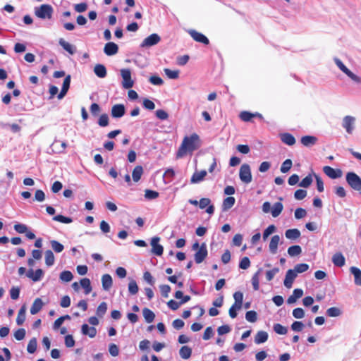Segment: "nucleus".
I'll return each instance as SVG.
<instances>
[{
  "label": "nucleus",
  "mask_w": 361,
  "mask_h": 361,
  "mask_svg": "<svg viewBox=\"0 0 361 361\" xmlns=\"http://www.w3.org/2000/svg\"><path fill=\"white\" fill-rule=\"evenodd\" d=\"M161 41V37L159 35L153 33L146 37L141 44V47H150L157 44Z\"/></svg>",
  "instance_id": "8"
},
{
  "label": "nucleus",
  "mask_w": 361,
  "mask_h": 361,
  "mask_svg": "<svg viewBox=\"0 0 361 361\" xmlns=\"http://www.w3.org/2000/svg\"><path fill=\"white\" fill-rule=\"evenodd\" d=\"M293 316L296 319H302L305 317V312L302 308H295L293 311Z\"/></svg>",
  "instance_id": "62"
},
{
  "label": "nucleus",
  "mask_w": 361,
  "mask_h": 361,
  "mask_svg": "<svg viewBox=\"0 0 361 361\" xmlns=\"http://www.w3.org/2000/svg\"><path fill=\"white\" fill-rule=\"evenodd\" d=\"M14 229L18 233H25L27 232L28 228L25 224H16L14 225Z\"/></svg>",
  "instance_id": "61"
},
{
  "label": "nucleus",
  "mask_w": 361,
  "mask_h": 361,
  "mask_svg": "<svg viewBox=\"0 0 361 361\" xmlns=\"http://www.w3.org/2000/svg\"><path fill=\"white\" fill-rule=\"evenodd\" d=\"M112 278L109 274H104L102 277V288L105 290H109L112 286Z\"/></svg>",
  "instance_id": "27"
},
{
  "label": "nucleus",
  "mask_w": 361,
  "mask_h": 361,
  "mask_svg": "<svg viewBox=\"0 0 361 361\" xmlns=\"http://www.w3.org/2000/svg\"><path fill=\"white\" fill-rule=\"evenodd\" d=\"M281 141L287 145L292 146L295 143V139L290 133H286L281 135Z\"/></svg>",
  "instance_id": "28"
},
{
  "label": "nucleus",
  "mask_w": 361,
  "mask_h": 361,
  "mask_svg": "<svg viewBox=\"0 0 361 361\" xmlns=\"http://www.w3.org/2000/svg\"><path fill=\"white\" fill-rule=\"evenodd\" d=\"M189 34L195 41H197L198 42H201L204 44H209V39L203 34L193 30H190Z\"/></svg>",
  "instance_id": "16"
},
{
  "label": "nucleus",
  "mask_w": 361,
  "mask_h": 361,
  "mask_svg": "<svg viewBox=\"0 0 361 361\" xmlns=\"http://www.w3.org/2000/svg\"><path fill=\"white\" fill-rule=\"evenodd\" d=\"M233 298L235 300L234 305L237 306L238 310H240L243 305V293L238 291L233 294Z\"/></svg>",
  "instance_id": "36"
},
{
  "label": "nucleus",
  "mask_w": 361,
  "mask_h": 361,
  "mask_svg": "<svg viewBox=\"0 0 361 361\" xmlns=\"http://www.w3.org/2000/svg\"><path fill=\"white\" fill-rule=\"evenodd\" d=\"M80 285L85 289V294H89L92 291L91 283L89 279H82L80 280Z\"/></svg>",
  "instance_id": "40"
},
{
  "label": "nucleus",
  "mask_w": 361,
  "mask_h": 361,
  "mask_svg": "<svg viewBox=\"0 0 361 361\" xmlns=\"http://www.w3.org/2000/svg\"><path fill=\"white\" fill-rule=\"evenodd\" d=\"M45 264L48 267L54 265L55 257L51 250H47L44 253Z\"/></svg>",
  "instance_id": "35"
},
{
  "label": "nucleus",
  "mask_w": 361,
  "mask_h": 361,
  "mask_svg": "<svg viewBox=\"0 0 361 361\" xmlns=\"http://www.w3.org/2000/svg\"><path fill=\"white\" fill-rule=\"evenodd\" d=\"M143 173V169L141 166H137L134 168L132 173V178L134 182H138Z\"/></svg>",
  "instance_id": "32"
},
{
  "label": "nucleus",
  "mask_w": 361,
  "mask_h": 361,
  "mask_svg": "<svg viewBox=\"0 0 361 361\" xmlns=\"http://www.w3.org/2000/svg\"><path fill=\"white\" fill-rule=\"evenodd\" d=\"M250 266V261L247 257H244L241 259L239 267L242 269H247Z\"/></svg>",
  "instance_id": "58"
},
{
  "label": "nucleus",
  "mask_w": 361,
  "mask_h": 361,
  "mask_svg": "<svg viewBox=\"0 0 361 361\" xmlns=\"http://www.w3.org/2000/svg\"><path fill=\"white\" fill-rule=\"evenodd\" d=\"M106 310H107V304L105 302H102L98 306L96 313L98 317H102L105 314Z\"/></svg>",
  "instance_id": "46"
},
{
  "label": "nucleus",
  "mask_w": 361,
  "mask_h": 361,
  "mask_svg": "<svg viewBox=\"0 0 361 361\" xmlns=\"http://www.w3.org/2000/svg\"><path fill=\"white\" fill-rule=\"evenodd\" d=\"M207 256V249L205 243H202L195 254V260L197 264L202 263Z\"/></svg>",
  "instance_id": "11"
},
{
  "label": "nucleus",
  "mask_w": 361,
  "mask_h": 361,
  "mask_svg": "<svg viewBox=\"0 0 361 361\" xmlns=\"http://www.w3.org/2000/svg\"><path fill=\"white\" fill-rule=\"evenodd\" d=\"M286 238L295 240L300 236V231L297 228L288 229L285 232Z\"/></svg>",
  "instance_id": "30"
},
{
  "label": "nucleus",
  "mask_w": 361,
  "mask_h": 361,
  "mask_svg": "<svg viewBox=\"0 0 361 361\" xmlns=\"http://www.w3.org/2000/svg\"><path fill=\"white\" fill-rule=\"evenodd\" d=\"M307 214V212L305 209L298 208L295 211V217L297 219H300L304 218Z\"/></svg>",
  "instance_id": "63"
},
{
  "label": "nucleus",
  "mask_w": 361,
  "mask_h": 361,
  "mask_svg": "<svg viewBox=\"0 0 361 361\" xmlns=\"http://www.w3.org/2000/svg\"><path fill=\"white\" fill-rule=\"evenodd\" d=\"M165 74L170 79H176L178 78L179 71H172L169 68H165L164 70Z\"/></svg>",
  "instance_id": "55"
},
{
  "label": "nucleus",
  "mask_w": 361,
  "mask_h": 361,
  "mask_svg": "<svg viewBox=\"0 0 361 361\" xmlns=\"http://www.w3.org/2000/svg\"><path fill=\"white\" fill-rule=\"evenodd\" d=\"M296 277L297 274H295V271H293L292 269H288L285 276L283 282L284 286L288 288H291L293 283Z\"/></svg>",
  "instance_id": "14"
},
{
  "label": "nucleus",
  "mask_w": 361,
  "mask_h": 361,
  "mask_svg": "<svg viewBox=\"0 0 361 361\" xmlns=\"http://www.w3.org/2000/svg\"><path fill=\"white\" fill-rule=\"evenodd\" d=\"M37 347V341L35 338H32L30 340L27 346V350L29 353H34Z\"/></svg>",
  "instance_id": "43"
},
{
  "label": "nucleus",
  "mask_w": 361,
  "mask_h": 361,
  "mask_svg": "<svg viewBox=\"0 0 361 361\" xmlns=\"http://www.w3.org/2000/svg\"><path fill=\"white\" fill-rule=\"evenodd\" d=\"M59 43L70 54H75V52L76 51V49H75V47L73 45H72L70 43L67 42L66 41H65L62 38L59 39Z\"/></svg>",
  "instance_id": "29"
},
{
  "label": "nucleus",
  "mask_w": 361,
  "mask_h": 361,
  "mask_svg": "<svg viewBox=\"0 0 361 361\" xmlns=\"http://www.w3.org/2000/svg\"><path fill=\"white\" fill-rule=\"evenodd\" d=\"M312 176L310 174L301 180V182L299 183V186L302 188H308L312 184Z\"/></svg>",
  "instance_id": "53"
},
{
  "label": "nucleus",
  "mask_w": 361,
  "mask_h": 361,
  "mask_svg": "<svg viewBox=\"0 0 361 361\" xmlns=\"http://www.w3.org/2000/svg\"><path fill=\"white\" fill-rule=\"evenodd\" d=\"M268 339V334L264 331H259L255 337V342L257 344H261L266 342Z\"/></svg>",
  "instance_id": "31"
},
{
  "label": "nucleus",
  "mask_w": 361,
  "mask_h": 361,
  "mask_svg": "<svg viewBox=\"0 0 361 361\" xmlns=\"http://www.w3.org/2000/svg\"><path fill=\"white\" fill-rule=\"evenodd\" d=\"M307 196V191L302 189L297 190L294 193V197L298 200H302Z\"/></svg>",
  "instance_id": "57"
},
{
  "label": "nucleus",
  "mask_w": 361,
  "mask_h": 361,
  "mask_svg": "<svg viewBox=\"0 0 361 361\" xmlns=\"http://www.w3.org/2000/svg\"><path fill=\"white\" fill-rule=\"evenodd\" d=\"M332 262L335 266L342 267L345 265V259L342 253L336 252L332 257Z\"/></svg>",
  "instance_id": "19"
},
{
  "label": "nucleus",
  "mask_w": 361,
  "mask_h": 361,
  "mask_svg": "<svg viewBox=\"0 0 361 361\" xmlns=\"http://www.w3.org/2000/svg\"><path fill=\"white\" fill-rule=\"evenodd\" d=\"M44 305V302H42V299L39 298H36L30 308V313L31 314H36L38 313L41 309L42 308Z\"/></svg>",
  "instance_id": "21"
},
{
  "label": "nucleus",
  "mask_w": 361,
  "mask_h": 361,
  "mask_svg": "<svg viewBox=\"0 0 361 361\" xmlns=\"http://www.w3.org/2000/svg\"><path fill=\"white\" fill-rule=\"evenodd\" d=\"M355 117L353 116H345L342 120V127L345 130L346 133L349 135L353 134L355 128Z\"/></svg>",
  "instance_id": "6"
},
{
  "label": "nucleus",
  "mask_w": 361,
  "mask_h": 361,
  "mask_svg": "<svg viewBox=\"0 0 361 361\" xmlns=\"http://www.w3.org/2000/svg\"><path fill=\"white\" fill-rule=\"evenodd\" d=\"M254 117H255V115L254 114L247 111H243L240 114V118H241V120L245 122L250 121Z\"/></svg>",
  "instance_id": "56"
},
{
  "label": "nucleus",
  "mask_w": 361,
  "mask_h": 361,
  "mask_svg": "<svg viewBox=\"0 0 361 361\" xmlns=\"http://www.w3.org/2000/svg\"><path fill=\"white\" fill-rule=\"evenodd\" d=\"M303 295V290L300 288H296L293 290V294L289 296L287 300V302L288 304H293L296 302V300L300 298Z\"/></svg>",
  "instance_id": "25"
},
{
  "label": "nucleus",
  "mask_w": 361,
  "mask_h": 361,
  "mask_svg": "<svg viewBox=\"0 0 361 361\" xmlns=\"http://www.w3.org/2000/svg\"><path fill=\"white\" fill-rule=\"evenodd\" d=\"M53 8L49 4H42L35 8V14L41 19H50L52 16Z\"/></svg>",
  "instance_id": "3"
},
{
  "label": "nucleus",
  "mask_w": 361,
  "mask_h": 361,
  "mask_svg": "<svg viewBox=\"0 0 361 361\" xmlns=\"http://www.w3.org/2000/svg\"><path fill=\"white\" fill-rule=\"evenodd\" d=\"M235 198L233 197H228L224 199L222 204L223 210L226 211L231 209L235 204Z\"/></svg>",
  "instance_id": "39"
},
{
  "label": "nucleus",
  "mask_w": 361,
  "mask_h": 361,
  "mask_svg": "<svg viewBox=\"0 0 361 361\" xmlns=\"http://www.w3.org/2000/svg\"><path fill=\"white\" fill-rule=\"evenodd\" d=\"M138 286L135 280H131L128 283V291L131 295H135L138 292Z\"/></svg>",
  "instance_id": "51"
},
{
  "label": "nucleus",
  "mask_w": 361,
  "mask_h": 361,
  "mask_svg": "<svg viewBox=\"0 0 361 361\" xmlns=\"http://www.w3.org/2000/svg\"><path fill=\"white\" fill-rule=\"evenodd\" d=\"M323 171L328 177L331 179L341 178L343 175V172L341 169H335L329 166H324Z\"/></svg>",
  "instance_id": "10"
},
{
  "label": "nucleus",
  "mask_w": 361,
  "mask_h": 361,
  "mask_svg": "<svg viewBox=\"0 0 361 361\" xmlns=\"http://www.w3.org/2000/svg\"><path fill=\"white\" fill-rule=\"evenodd\" d=\"M201 146V140L197 133H192L189 136L184 137L180 146L177 152V158H182L187 154L192 152L200 148Z\"/></svg>",
  "instance_id": "1"
},
{
  "label": "nucleus",
  "mask_w": 361,
  "mask_h": 361,
  "mask_svg": "<svg viewBox=\"0 0 361 361\" xmlns=\"http://www.w3.org/2000/svg\"><path fill=\"white\" fill-rule=\"evenodd\" d=\"M121 75L123 79L122 85L125 89L131 88L134 82L131 78V72L129 69L125 68L121 70Z\"/></svg>",
  "instance_id": "7"
},
{
  "label": "nucleus",
  "mask_w": 361,
  "mask_h": 361,
  "mask_svg": "<svg viewBox=\"0 0 361 361\" xmlns=\"http://www.w3.org/2000/svg\"><path fill=\"white\" fill-rule=\"evenodd\" d=\"M302 252V249L299 245H293L288 247V254L290 257L299 255Z\"/></svg>",
  "instance_id": "41"
},
{
  "label": "nucleus",
  "mask_w": 361,
  "mask_h": 361,
  "mask_svg": "<svg viewBox=\"0 0 361 361\" xmlns=\"http://www.w3.org/2000/svg\"><path fill=\"white\" fill-rule=\"evenodd\" d=\"M276 230V228L274 225L269 226L264 231L262 235V238L264 240H266L267 238L274 233Z\"/></svg>",
  "instance_id": "47"
},
{
  "label": "nucleus",
  "mask_w": 361,
  "mask_h": 361,
  "mask_svg": "<svg viewBox=\"0 0 361 361\" xmlns=\"http://www.w3.org/2000/svg\"><path fill=\"white\" fill-rule=\"evenodd\" d=\"M94 73L97 77L100 78H104L107 75L106 68L102 64L95 65V66L94 67Z\"/></svg>",
  "instance_id": "24"
},
{
  "label": "nucleus",
  "mask_w": 361,
  "mask_h": 361,
  "mask_svg": "<svg viewBox=\"0 0 361 361\" xmlns=\"http://www.w3.org/2000/svg\"><path fill=\"white\" fill-rule=\"evenodd\" d=\"M346 182L355 190H361V178L355 172H348L345 176Z\"/></svg>",
  "instance_id": "4"
},
{
  "label": "nucleus",
  "mask_w": 361,
  "mask_h": 361,
  "mask_svg": "<svg viewBox=\"0 0 361 361\" xmlns=\"http://www.w3.org/2000/svg\"><path fill=\"white\" fill-rule=\"evenodd\" d=\"M283 206L281 202H276L271 207V213L273 217H277L283 211Z\"/></svg>",
  "instance_id": "34"
},
{
  "label": "nucleus",
  "mask_w": 361,
  "mask_h": 361,
  "mask_svg": "<svg viewBox=\"0 0 361 361\" xmlns=\"http://www.w3.org/2000/svg\"><path fill=\"white\" fill-rule=\"evenodd\" d=\"M309 269V265L307 264L302 263L298 264L294 267V269L293 271H295V274H301L305 272Z\"/></svg>",
  "instance_id": "44"
},
{
  "label": "nucleus",
  "mask_w": 361,
  "mask_h": 361,
  "mask_svg": "<svg viewBox=\"0 0 361 361\" xmlns=\"http://www.w3.org/2000/svg\"><path fill=\"white\" fill-rule=\"evenodd\" d=\"M70 83H71V75H68L65 78V79L63 80L61 90L58 95L59 99H61L65 97V95L66 94V93L70 87Z\"/></svg>",
  "instance_id": "17"
},
{
  "label": "nucleus",
  "mask_w": 361,
  "mask_h": 361,
  "mask_svg": "<svg viewBox=\"0 0 361 361\" xmlns=\"http://www.w3.org/2000/svg\"><path fill=\"white\" fill-rule=\"evenodd\" d=\"M292 165V161L288 159L283 162L280 170L283 173H287L291 169Z\"/></svg>",
  "instance_id": "49"
},
{
  "label": "nucleus",
  "mask_w": 361,
  "mask_h": 361,
  "mask_svg": "<svg viewBox=\"0 0 361 361\" xmlns=\"http://www.w3.org/2000/svg\"><path fill=\"white\" fill-rule=\"evenodd\" d=\"M317 138L312 135H305L302 137L301 143L305 147H310L316 144Z\"/></svg>",
  "instance_id": "26"
},
{
  "label": "nucleus",
  "mask_w": 361,
  "mask_h": 361,
  "mask_svg": "<svg viewBox=\"0 0 361 361\" xmlns=\"http://www.w3.org/2000/svg\"><path fill=\"white\" fill-rule=\"evenodd\" d=\"M60 279L63 282H69L73 278V274L70 271H63L60 274Z\"/></svg>",
  "instance_id": "45"
},
{
  "label": "nucleus",
  "mask_w": 361,
  "mask_h": 361,
  "mask_svg": "<svg viewBox=\"0 0 361 361\" xmlns=\"http://www.w3.org/2000/svg\"><path fill=\"white\" fill-rule=\"evenodd\" d=\"M118 47L114 42H108L105 44L104 48V52L107 56H113L118 53Z\"/></svg>",
  "instance_id": "15"
},
{
  "label": "nucleus",
  "mask_w": 361,
  "mask_h": 361,
  "mask_svg": "<svg viewBox=\"0 0 361 361\" xmlns=\"http://www.w3.org/2000/svg\"><path fill=\"white\" fill-rule=\"evenodd\" d=\"M26 307L25 305L22 306L19 310L16 318V323L18 325H22L25 320Z\"/></svg>",
  "instance_id": "37"
},
{
  "label": "nucleus",
  "mask_w": 361,
  "mask_h": 361,
  "mask_svg": "<svg viewBox=\"0 0 361 361\" xmlns=\"http://www.w3.org/2000/svg\"><path fill=\"white\" fill-rule=\"evenodd\" d=\"M245 319L249 322H255L257 319V314L253 310L248 311L245 314Z\"/></svg>",
  "instance_id": "52"
},
{
  "label": "nucleus",
  "mask_w": 361,
  "mask_h": 361,
  "mask_svg": "<svg viewBox=\"0 0 361 361\" xmlns=\"http://www.w3.org/2000/svg\"><path fill=\"white\" fill-rule=\"evenodd\" d=\"M142 314L147 323H152L155 318L154 313L147 307L142 310Z\"/></svg>",
  "instance_id": "33"
},
{
  "label": "nucleus",
  "mask_w": 361,
  "mask_h": 361,
  "mask_svg": "<svg viewBox=\"0 0 361 361\" xmlns=\"http://www.w3.org/2000/svg\"><path fill=\"white\" fill-rule=\"evenodd\" d=\"M350 272L354 276V282L357 286H361V270L356 267H351Z\"/></svg>",
  "instance_id": "23"
},
{
  "label": "nucleus",
  "mask_w": 361,
  "mask_h": 361,
  "mask_svg": "<svg viewBox=\"0 0 361 361\" xmlns=\"http://www.w3.org/2000/svg\"><path fill=\"white\" fill-rule=\"evenodd\" d=\"M239 177L240 180L248 184L252 181V173L250 166L247 164H243L241 165L239 171Z\"/></svg>",
  "instance_id": "5"
},
{
  "label": "nucleus",
  "mask_w": 361,
  "mask_h": 361,
  "mask_svg": "<svg viewBox=\"0 0 361 361\" xmlns=\"http://www.w3.org/2000/svg\"><path fill=\"white\" fill-rule=\"evenodd\" d=\"M206 175L207 171L205 170L195 172L190 179L191 183L195 184L201 182L204 180Z\"/></svg>",
  "instance_id": "22"
},
{
  "label": "nucleus",
  "mask_w": 361,
  "mask_h": 361,
  "mask_svg": "<svg viewBox=\"0 0 361 361\" xmlns=\"http://www.w3.org/2000/svg\"><path fill=\"white\" fill-rule=\"evenodd\" d=\"M44 275V273L42 269H37L35 271L32 269H30L26 272V276L34 282L39 281L43 278Z\"/></svg>",
  "instance_id": "9"
},
{
  "label": "nucleus",
  "mask_w": 361,
  "mask_h": 361,
  "mask_svg": "<svg viewBox=\"0 0 361 361\" xmlns=\"http://www.w3.org/2000/svg\"><path fill=\"white\" fill-rule=\"evenodd\" d=\"M50 243L52 249L57 253L61 252L64 249L63 245L55 240H51Z\"/></svg>",
  "instance_id": "48"
},
{
  "label": "nucleus",
  "mask_w": 361,
  "mask_h": 361,
  "mask_svg": "<svg viewBox=\"0 0 361 361\" xmlns=\"http://www.w3.org/2000/svg\"><path fill=\"white\" fill-rule=\"evenodd\" d=\"M98 124L102 127L107 126L109 124V116L107 114H102L100 116Z\"/></svg>",
  "instance_id": "60"
},
{
  "label": "nucleus",
  "mask_w": 361,
  "mask_h": 361,
  "mask_svg": "<svg viewBox=\"0 0 361 361\" xmlns=\"http://www.w3.org/2000/svg\"><path fill=\"white\" fill-rule=\"evenodd\" d=\"M334 61L335 62L338 68L348 77H349L353 81L357 84H361V77L355 75L351 71H350L338 58L334 57Z\"/></svg>",
  "instance_id": "2"
},
{
  "label": "nucleus",
  "mask_w": 361,
  "mask_h": 361,
  "mask_svg": "<svg viewBox=\"0 0 361 361\" xmlns=\"http://www.w3.org/2000/svg\"><path fill=\"white\" fill-rule=\"evenodd\" d=\"M81 332L83 335L88 336L90 338H94L97 334V329L95 327H90L84 324L81 326Z\"/></svg>",
  "instance_id": "18"
},
{
  "label": "nucleus",
  "mask_w": 361,
  "mask_h": 361,
  "mask_svg": "<svg viewBox=\"0 0 361 361\" xmlns=\"http://www.w3.org/2000/svg\"><path fill=\"white\" fill-rule=\"evenodd\" d=\"M326 314L329 317H339L342 314V312L338 307H332L326 310Z\"/></svg>",
  "instance_id": "42"
},
{
  "label": "nucleus",
  "mask_w": 361,
  "mask_h": 361,
  "mask_svg": "<svg viewBox=\"0 0 361 361\" xmlns=\"http://www.w3.org/2000/svg\"><path fill=\"white\" fill-rule=\"evenodd\" d=\"M25 333L24 329H19L14 333V337L16 340L21 341L25 338Z\"/></svg>",
  "instance_id": "64"
},
{
  "label": "nucleus",
  "mask_w": 361,
  "mask_h": 361,
  "mask_svg": "<svg viewBox=\"0 0 361 361\" xmlns=\"http://www.w3.org/2000/svg\"><path fill=\"white\" fill-rule=\"evenodd\" d=\"M53 219L56 221H59L63 224H71L73 222V219L70 217H66L63 215H56Z\"/></svg>",
  "instance_id": "54"
},
{
  "label": "nucleus",
  "mask_w": 361,
  "mask_h": 361,
  "mask_svg": "<svg viewBox=\"0 0 361 361\" xmlns=\"http://www.w3.org/2000/svg\"><path fill=\"white\" fill-rule=\"evenodd\" d=\"M279 269L277 268V267H275L271 270H269L266 272V278H267V280L270 281L273 279V278L274 277V276L279 273Z\"/></svg>",
  "instance_id": "59"
},
{
  "label": "nucleus",
  "mask_w": 361,
  "mask_h": 361,
  "mask_svg": "<svg viewBox=\"0 0 361 361\" xmlns=\"http://www.w3.org/2000/svg\"><path fill=\"white\" fill-rule=\"evenodd\" d=\"M274 331L280 335H285L287 334L288 329L286 326H282L280 324H275L274 325Z\"/></svg>",
  "instance_id": "50"
},
{
  "label": "nucleus",
  "mask_w": 361,
  "mask_h": 361,
  "mask_svg": "<svg viewBox=\"0 0 361 361\" xmlns=\"http://www.w3.org/2000/svg\"><path fill=\"white\" fill-rule=\"evenodd\" d=\"M125 114V107L123 104H116L111 109V116L114 118H121Z\"/></svg>",
  "instance_id": "20"
},
{
  "label": "nucleus",
  "mask_w": 361,
  "mask_h": 361,
  "mask_svg": "<svg viewBox=\"0 0 361 361\" xmlns=\"http://www.w3.org/2000/svg\"><path fill=\"white\" fill-rule=\"evenodd\" d=\"M179 354L183 359H188L191 356L192 349L187 345H184L180 349Z\"/></svg>",
  "instance_id": "38"
},
{
  "label": "nucleus",
  "mask_w": 361,
  "mask_h": 361,
  "mask_svg": "<svg viewBox=\"0 0 361 361\" xmlns=\"http://www.w3.org/2000/svg\"><path fill=\"white\" fill-rule=\"evenodd\" d=\"M281 243V237L279 235H274L271 237L269 244V252L275 255L278 251V246Z\"/></svg>",
  "instance_id": "13"
},
{
  "label": "nucleus",
  "mask_w": 361,
  "mask_h": 361,
  "mask_svg": "<svg viewBox=\"0 0 361 361\" xmlns=\"http://www.w3.org/2000/svg\"><path fill=\"white\" fill-rule=\"evenodd\" d=\"M159 240L160 238L159 237H154L151 240L152 252L157 256L161 255L164 251L162 245L159 244Z\"/></svg>",
  "instance_id": "12"
}]
</instances>
